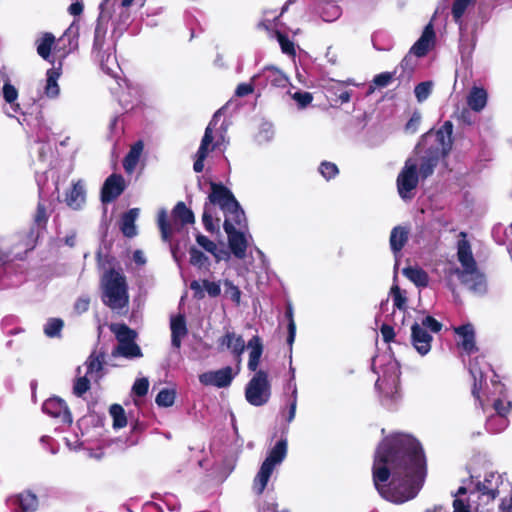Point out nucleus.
<instances>
[{
    "label": "nucleus",
    "mask_w": 512,
    "mask_h": 512,
    "mask_svg": "<svg viewBox=\"0 0 512 512\" xmlns=\"http://www.w3.org/2000/svg\"><path fill=\"white\" fill-rule=\"evenodd\" d=\"M102 302L113 311L121 313L128 307L129 295L125 276L114 269L107 270L101 277Z\"/></svg>",
    "instance_id": "4"
},
{
    "label": "nucleus",
    "mask_w": 512,
    "mask_h": 512,
    "mask_svg": "<svg viewBox=\"0 0 512 512\" xmlns=\"http://www.w3.org/2000/svg\"><path fill=\"white\" fill-rule=\"evenodd\" d=\"M125 188L124 179L121 175L112 174L104 182L101 191V199L104 203L115 200Z\"/></svg>",
    "instance_id": "19"
},
{
    "label": "nucleus",
    "mask_w": 512,
    "mask_h": 512,
    "mask_svg": "<svg viewBox=\"0 0 512 512\" xmlns=\"http://www.w3.org/2000/svg\"><path fill=\"white\" fill-rule=\"evenodd\" d=\"M63 325L64 323L60 318H51L44 326V333L49 338L59 337Z\"/></svg>",
    "instance_id": "46"
},
{
    "label": "nucleus",
    "mask_w": 512,
    "mask_h": 512,
    "mask_svg": "<svg viewBox=\"0 0 512 512\" xmlns=\"http://www.w3.org/2000/svg\"><path fill=\"white\" fill-rule=\"evenodd\" d=\"M110 415L113 418V427L114 428H123L127 424V419L125 416V411L122 406L118 404H113L110 407Z\"/></svg>",
    "instance_id": "47"
},
{
    "label": "nucleus",
    "mask_w": 512,
    "mask_h": 512,
    "mask_svg": "<svg viewBox=\"0 0 512 512\" xmlns=\"http://www.w3.org/2000/svg\"><path fill=\"white\" fill-rule=\"evenodd\" d=\"M114 6L115 0H103L99 6L100 13L97 19L93 41V52L97 54L103 52L108 23L112 18Z\"/></svg>",
    "instance_id": "10"
},
{
    "label": "nucleus",
    "mask_w": 512,
    "mask_h": 512,
    "mask_svg": "<svg viewBox=\"0 0 512 512\" xmlns=\"http://www.w3.org/2000/svg\"><path fill=\"white\" fill-rule=\"evenodd\" d=\"M111 332L115 335L117 346L112 350L113 357H123L129 360L143 356L140 346L136 343L137 333L126 324H111Z\"/></svg>",
    "instance_id": "8"
},
{
    "label": "nucleus",
    "mask_w": 512,
    "mask_h": 512,
    "mask_svg": "<svg viewBox=\"0 0 512 512\" xmlns=\"http://www.w3.org/2000/svg\"><path fill=\"white\" fill-rule=\"evenodd\" d=\"M42 410L51 417L60 419L62 423H72L71 413L61 398L52 397L47 399L42 405Z\"/></svg>",
    "instance_id": "18"
},
{
    "label": "nucleus",
    "mask_w": 512,
    "mask_h": 512,
    "mask_svg": "<svg viewBox=\"0 0 512 512\" xmlns=\"http://www.w3.org/2000/svg\"><path fill=\"white\" fill-rule=\"evenodd\" d=\"M373 483L382 498L402 504L416 497L426 477V459L420 443L410 435L394 434L377 447Z\"/></svg>",
    "instance_id": "1"
},
{
    "label": "nucleus",
    "mask_w": 512,
    "mask_h": 512,
    "mask_svg": "<svg viewBox=\"0 0 512 512\" xmlns=\"http://www.w3.org/2000/svg\"><path fill=\"white\" fill-rule=\"evenodd\" d=\"M144 145L142 141L134 143L123 161V167L127 173H132L140 159Z\"/></svg>",
    "instance_id": "31"
},
{
    "label": "nucleus",
    "mask_w": 512,
    "mask_h": 512,
    "mask_svg": "<svg viewBox=\"0 0 512 512\" xmlns=\"http://www.w3.org/2000/svg\"><path fill=\"white\" fill-rule=\"evenodd\" d=\"M500 477L494 473L488 474L483 482H478L474 490L470 491L469 500L477 495L478 498H486L487 501L494 500L498 495V482Z\"/></svg>",
    "instance_id": "17"
},
{
    "label": "nucleus",
    "mask_w": 512,
    "mask_h": 512,
    "mask_svg": "<svg viewBox=\"0 0 512 512\" xmlns=\"http://www.w3.org/2000/svg\"><path fill=\"white\" fill-rule=\"evenodd\" d=\"M466 493H467V488L461 486V487H459V489L456 493V497L464 495ZM453 508H454L453 512H471L470 504L466 503L464 500H462L460 498H456L453 501Z\"/></svg>",
    "instance_id": "52"
},
{
    "label": "nucleus",
    "mask_w": 512,
    "mask_h": 512,
    "mask_svg": "<svg viewBox=\"0 0 512 512\" xmlns=\"http://www.w3.org/2000/svg\"><path fill=\"white\" fill-rule=\"evenodd\" d=\"M224 213V230L236 229V226H246V217L238 201H235Z\"/></svg>",
    "instance_id": "22"
},
{
    "label": "nucleus",
    "mask_w": 512,
    "mask_h": 512,
    "mask_svg": "<svg viewBox=\"0 0 512 512\" xmlns=\"http://www.w3.org/2000/svg\"><path fill=\"white\" fill-rule=\"evenodd\" d=\"M402 273L418 287H426L428 285V274L419 267H406L402 270Z\"/></svg>",
    "instance_id": "37"
},
{
    "label": "nucleus",
    "mask_w": 512,
    "mask_h": 512,
    "mask_svg": "<svg viewBox=\"0 0 512 512\" xmlns=\"http://www.w3.org/2000/svg\"><path fill=\"white\" fill-rule=\"evenodd\" d=\"M481 363H484L483 359H479L477 357L469 364V371L474 380L472 393L476 398H479V389H481L482 384L485 381V369H490L489 365L485 364V367H482Z\"/></svg>",
    "instance_id": "25"
},
{
    "label": "nucleus",
    "mask_w": 512,
    "mask_h": 512,
    "mask_svg": "<svg viewBox=\"0 0 512 512\" xmlns=\"http://www.w3.org/2000/svg\"><path fill=\"white\" fill-rule=\"evenodd\" d=\"M456 334L462 338L461 346L468 354L476 351L474 328L471 324L459 326L455 329Z\"/></svg>",
    "instance_id": "27"
},
{
    "label": "nucleus",
    "mask_w": 512,
    "mask_h": 512,
    "mask_svg": "<svg viewBox=\"0 0 512 512\" xmlns=\"http://www.w3.org/2000/svg\"><path fill=\"white\" fill-rule=\"evenodd\" d=\"M400 374L399 363L389 356L382 369V375L379 376L375 384L382 393L383 404L389 408L400 398Z\"/></svg>",
    "instance_id": "7"
},
{
    "label": "nucleus",
    "mask_w": 512,
    "mask_h": 512,
    "mask_svg": "<svg viewBox=\"0 0 512 512\" xmlns=\"http://www.w3.org/2000/svg\"><path fill=\"white\" fill-rule=\"evenodd\" d=\"M3 97L13 112H18L19 104L15 103L18 97L17 89L10 83H5L3 86Z\"/></svg>",
    "instance_id": "45"
},
{
    "label": "nucleus",
    "mask_w": 512,
    "mask_h": 512,
    "mask_svg": "<svg viewBox=\"0 0 512 512\" xmlns=\"http://www.w3.org/2000/svg\"><path fill=\"white\" fill-rule=\"evenodd\" d=\"M187 334L186 321L184 316L179 315L171 319V344L174 348L181 347V341Z\"/></svg>",
    "instance_id": "26"
},
{
    "label": "nucleus",
    "mask_w": 512,
    "mask_h": 512,
    "mask_svg": "<svg viewBox=\"0 0 512 512\" xmlns=\"http://www.w3.org/2000/svg\"><path fill=\"white\" fill-rule=\"evenodd\" d=\"M149 388V381L147 378H140L135 381L132 391L135 395L143 397L147 394Z\"/></svg>",
    "instance_id": "59"
},
{
    "label": "nucleus",
    "mask_w": 512,
    "mask_h": 512,
    "mask_svg": "<svg viewBox=\"0 0 512 512\" xmlns=\"http://www.w3.org/2000/svg\"><path fill=\"white\" fill-rule=\"evenodd\" d=\"M7 505L14 512H35L39 506V500L36 494L25 490L10 496L7 499Z\"/></svg>",
    "instance_id": "14"
},
{
    "label": "nucleus",
    "mask_w": 512,
    "mask_h": 512,
    "mask_svg": "<svg viewBox=\"0 0 512 512\" xmlns=\"http://www.w3.org/2000/svg\"><path fill=\"white\" fill-rule=\"evenodd\" d=\"M271 396V385L268 373L258 370L249 380L245 388V398L253 406L259 407L266 404Z\"/></svg>",
    "instance_id": "9"
},
{
    "label": "nucleus",
    "mask_w": 512,
    "mask_h": 512,
    "mask_svg": "<svg viewBox=\"0 0 512 512\" xmlns=\"http://www.w3.org/2000/svg\"><path fill=\"white\" fill-rule=\"evenodd\" d=\"M175 220H179L183 225L193 224L195 221L192 210L186 207L184 202H178L172 210Z\"/></svg>",
    "instance_id": "38"
},
{
    "label": "nucleus",
    "mask_w": 512,
    "mask_h": 512,
    "mask_svg": "<svg viewBox=\"0 0 512 512\" xmlns=\"http://www.w3.org/2000/svg\"><path fill=\"white\" fill-rule=\"evenodd\" d=\"M432 336L419 323L411 326V341L416 351L424 356L431 350Z\"/></svg>",
    "instance_id": "20"
},
{
    "label": "nucleus",
    "mask_w": 512,
    "mask_h": 512,
    "mask_svg": "<svg viewBox=\"0 0 512 512\" xmlns=\"http://www.w3.org/2000/svg\"><path fill=\"white\" fill-rule=\"evenodd\" d=\"M432 87H433V83L431 81H425V82L419 83L414 89V93H415V97H416L417 101L418 102L425 101L431 94Z\"/></svg>",
    "instance_id": "51"
},
{
    "label": "nucleus",
    "mask_w": 512,
    "mask_h": 512,
    "mask_svg": "<svg viewBox=\"0 0 512 512\" xmlns=\"http://www.w3.org/2000/svg\"><path fill=\"white\" fill-rule=\"evenodd\" d=\"M420 326H422L426 331L429 329L434 333H438L442 329V324L432 316H426L422 320Z\"/></svg>",
    "instance_id": "60"
},
{
    "label": "nucleus",
    "mask_w": 512,
    "mask_h": 512,
    "mask_svg": "<svg viewBox=\"0 0 512 512\" xmlns=\"http://www.w3.org/2000/svg\"><path fill=\"white\" fill-rule=\"evenodd\" d=\"M85 201L84 187L80 182L73 185L72 189L66 195V203L73 209H78Z\"/></svg>",
    "instance_id": "36"
},
{
    "label": "nucleus",
    "mask_w": 512,
    "mask_h": 512,
    "mask_svg": "<svg viewBox=\"0 0 512 512\" xmlns=\"http://www.w3.org/2000/svg\"><path fill=\"white\" fill-rule=\"evenodd\" d=\"M211 192L208 195V201L205 204H210L211 207L219 206L224 211L237 201L232 192L224 185L211 182Z\"/></svg>",
    "instance_id": "15"
},
{
    "label": "nucleus",
    "mask_w": 512,
    "mask_h": 512,
    "mask_svg": "<svg viewBox=\"0 0 512 512\" xmlns=\"http://www.w3.org/2000/svg\"><path fill=\"white\" fill-rule=\"evenodd\" d=\"M246 347L249 350L248 369L256 373L264 350L261 338L258 335L253 336Z\"/></svg>",
    "instance_id": "24"
},
{
    "label": "nucleus",
    "mask_w": 512,
    "mask_h": 512,
    "mask_svg": "<svg viewBox=\"0 0 512 512\" xmlns=\"http://www.w3.org/2000/svg\"><path fill=\"white\" fill-rule=\"evenodd\" d=\"M218 345L221 350H228L232 354L238 365L241 364L242 355L247 346L241 335H238L233 331L227 330L225 334L218 339Z\"/></svg>",
    "instance_id": "12"
},
{
    "label": "nucleus",
    "mask_w": 512,
    "mask_h": 512,
    "mask_svg": "<svg viewBox=\"0 0 512 512\" xmlns=\"http://www.w3.org/2000/svg\"><path fill=\"white\" fill-rule=\"evenodd\" d=\"M215 217V208L210 204H204V211L202 215V222L208 232H215L219 229V219Z\"/></svg>",
    "instance_id": "39"
},
{
    "label": "nucleus",
    "mask_w": 512,
    "mask_h": 512,
    "mask_svg": "<svg viewBox=\"0 0 512 512\" xmlns=\"http://www.w3.org/2000/svg\"><path fill=\"white\" fill-rule=\"evenodd\" d=\"M190 288L195 291L196 295L203 297L202 290L208 293L210 297H217L221 293V287L219 282H212L209 280H203L202 284L198 281H192Z\"/></svg>",
    "instance_id": "33"
},
{
    "label": "nucleus",
    "mask_w": 512,
    "mask_h": 512,
    "mask_svg": "<svg viewBox=\"0 0 512 512\" xmlns=\"http://www.w3.org/2000/svg\"><path fill=\"white\" fill-rule=\"evenodd\" d=\"M287 439L282 438L276 442V444L268 451L266 458L262 462L256 476L253 480L252 489L255 494L261 495L269 479L274 472L275 468L285 460L287 456Z\"/></svg>",
    "instance_id": "6"
},
{
    "label": "nucleus",
    "mask_w": 512,
    "mask_h": 512,
    "mask_svg": "<svg viewBox=\"0 0 512 512\" xmlns=\"http://www.w3.org/2000/svg\"><path fill=\"white\" fill-rule=\"evenodd\" d=\"M395 73H396V71L394 73H391V72L380 73L374 77L373 83L378 87H386L392 81Z\"/></svg>",
    "instance_id": "61"
},
{
    "label": "nucleus",
    "mask_w": 512,
    "mask_h": 512,
    "mask_svg": "<svg viewBox=\"0 0 512 512\" xmlns=\"http://www.w3.org/2000/svg\"><path fill=\"white\" fill-rule=\"evenodd\" d=\"M293 99L297 102L299 107L304 108L312 102L313 97L309 92H296L293 94Z\"/></svg>",
    "instance_id": "62"
},
{
    "label": "nucleus",
    "mask_w": 512,
    "mask_h": 512,
    "mask_svg": "<svg viewBox=\"0 0 512 512\" xmlns=\"http://www.w3.org/2000/svg\"><path fill=\"white\" fill-rule=\"evenodd\" d=\"M224 286H225V295H226V297H228L235 304L238 305L240 303V298H241V291L239 290V288L237 286H235L229 280H226L224 282Z\"/></svg>",
    "instance_id": "54"
},
{
    "label": "nucleus",
    "mask_w": 512,
    "mask_h": 512,
    "mask_svg": "<svg viewBox=\"0 0 512 512\" xmlns=\"http://www.w3.org/2000/svg\"><path fill=\"white\" fill-rule=\"evenodd\" d=\"M190 263L194 266L203 267L208 262V257L195 247L189 251Z\"/></svg>",
    "instance_id": "55"
},
{
    "label": "nucleus",
    "mask_w": 512,
    "mask_h": 512,
    "mask_svg": "<svg viewBox=\"0 0 512 512\" xmlns=\"http://www.w3.org/2000/svg\"><path fill=\"white\" fill-rule=\"evenodd\" d=\"M196 242L204 250H206L207 252H209V253H211V254H213L214 256L217 257V254H216L217 245L212 240H210L208 237H206V236H204L202 234H198L196 236Z\"/></svg>",
    "instance_id": "56"
},
{
    "label": "nucleus",
    "mask_w": 512,
    "mask_h": 512,
    "mask_svg": "<svg viewBox=\"0 0 512 512\" xmlns=\"http://www.w3.org/2000/svg\"><path fill=\"white\" fill-rule=\"evenodd\" d=\"M452 132L453 124L446 121L437 131H429L422 136L417 149L426 148L425 154L408 158L396 179L397 191L402 200L411 201L415 197L419 179L431 176L440 157L451 150Z\"/></svg>",
    "instance_id": "2"
},
{
    "label": "nucleus",
    "mask_w": 512,
    "mask_h": 512,
    "mask_svg": "<svg viewBox=\"0 0 512 512\" xmlns=\"http://www.w3.org/2000/svg\"><path fill=\"white\" fill-rule=\"evenodd\" d=\"M175 401V392L169 389L161 390L155 399V402L158 406L161 407H170L174 404Z\"/></svg>",
    "instance_id": "50"
},
{
    "label": "nucleus",
    "mask_w": 512,
    "mask_h": 512,
    "mask_svg": "<svg viewBox=\"0 0 512 512\" xmlns=\"http://www.w3.org/2000/svg\"><path fill=\"white\" fill-rule=\"evenodd\" d=\"M224 108L216 111L210 120L208 126L205 129L204 136L201 140L199 149L195 155L196 159L193 165L195 172L200 173L204 169V161L210 150L219 148L225 141V134L227 132L228 125L223 121L219 128L217 124L220 120L222 111Z\"/></svg>",
    "instance_id": "5"
},
{
    "label": "nucleus",
    "mask_w": 512,
    "mask_h": 512,
    "mask_svg": "<svg viewBox=\"0 0 512 512\" xmlns=\"http://www.w3.org/2000/svg\"><path fill=\"white\" fill-rule=\"evenodd\" d=\"M328 91L333 94L341 104L348 103L351 99V92L344 87V82L332 81Z\"/></svg>",
    "instance_id": "41"
},
{
    "label": "nucleus",
    "mask_w": 512,
    "mask_h": 512,
    "mask_svg": "<svg viewBox=\"0 0 512 512\" xmlns=\"http://www.w3.org/2000/svg\"><path fill=\"white\" fill-rule=\"evenodd\" d=\"M319 172L325 179L329 180L334 178L339 173V170L336 164L324 161L319 166Z\"/></svg>",
    "instance_id": "53"
},
{
    "label": "nucleus",
    "mask_w": 512,
    "mask_h": 512,
    "mask_svg": "<svg viewBox=\"0 0 512 512\" xmlns=\"http://www.w3.org/2000/svg\"><path fill=\"white\" fill-rule=\"evenodd\" d=\"M44 189L43 187H41L39 185V197H40V201L38 203V206H37V211H36V214H35V222L38 226H43L46 224L47 222V219H48V208L47 206L45 205V202L43 200L44 198Z\"/></svg>",
    "instance_id": "44"
},
{
    "label": "nucleus",
    "mask_w": 512,
    "mask_h": 512,
    "mask_svg": "<svg viewBox=\"0 0 512 512\" xmlns=\"http://www.w3.org/2000/svg\"><path fill=\"white\" fill-rule=\"evenodd\" d=\"M421 115L419 112H414L405 126V130L410 133H415L420 125Z\"/></svg>",
    "instance_id": "63"
},
{
    "label": "nucleus",
    "mask_w": 512,
    "mask_h": 512,
    "mask_svg": "<svg viewBox=\"0 0 512 512\" xmlns=\"http://www.w3.org/2000/svg\"><path fill=\"white\" fill-rule=\"evenodd\" d=\"M390 294L393 298V305L400 311H405L407 308V298L404 293L400 290L398 285H393L390 290Z\"/></svg>",
    "instance_id": "49"
},
{
    "label": "nucleus",
    "mask_w": 512,
    "mask_h": 512,
    "mask_svg": "<svg viewBox=\"0 0 512 512\" xmlns=\"http://www.w3.org/2000/svg\"><path fill=\"white\" fill-rule=\"evenodd\" d=\"M60 72L56 69H49L46 73V85L44 87V93L48 98L54 99L59 96L60 88L58 85V79Z\"/></svg>",
    "instance_id": "34"
},
{
    "label": "nucleus",
    "mask_w": 512,
    "mask_h": 512,
    "mask_svg": "<svg viewBox=\"0 0 512 512\" xmlns=\"http://www.w3.org/2000/svg\"><path fill=\"white\" fill-rule=\"evenodd\" d=\"M509 424L507 417L503 415H492L486 421V430L490 433H500L504 431Z\"/></svg>",
    "instance_id": "40"
},
{
    "label": "nucleus",
    "mask_w": 512,
    "mask_h": 512,
    "mask_svg": "<svg viewBox=\"0 0 512 512\" xmlns=\"http://www.w3.org/2000/svg\"><path fill=\"white\" fill-rule=\"evenodd\" d=\"M487 97L486 90L473 87L467 97V104L473 111L480 112L487 104Z\"/></svg>",
    "instance_id": "30"
},
{
    "label": "nucleus",
    "mask_w": 512,
    "mask_h": 512,
    "mask_svg": "<svg viewBox=\"0 0 512 512\" xmlns=\"http://www.w3.org/2000/svg\"><path fill=\"white\" fill-rule=\"evenodd\" d=\"M494 409L496 411L495 415H503L506 417V415L509 413L511 409V403L510 402H504L501 399H498L494 402Z\"/></svg>",
    "instance_id": "64"
},
{
    "label": "nucleus",
    "mask_w": 512,
    "mask_h": 512,
    "mask_svg": "<svg viewBox=\"0 0 512 512\" xmlns=\"http://www.w3.org/2000/svg\"><path fill=\"white\" fill-rule=\"evenodd\" d=\"M97 57L100 61L102 70L108 75L116 78L118 70H120V67L117 63L115 55L103 51L101 53H98Z\"/></svg>",
    "instance_id": "35"
},
{
    "label": "nucleus",
    "mask_w": 512,
    "mask_h": 512,
    "mask_svg": "<svg viewBox=\"0 0 512 512\" xmlns=\"http://www.w3.org/2000/svg\"><path fill=\"white\" fill-rule=\"evenodd\" d=\"M255 87L266 89L270 88H286L289 84L288 77L278 68L268 66L263 68L258 74L252 77Z\"/></svg>",
    "instance_id": "11"
},
{
    "label": "nucleus",
    "mask_w": 512,
    "mask_h": 512,
    "mask_svg": "<svg viewBox=\"0 0 512 512\" xmlns=\"http://www.w3.org/2000/svg\"><path fill=\"white\" fill-rule=\"evenodd\" d=\"M235 374L230 366L219 370L204 372L199 375V382L205 386L217 388L228 387L234 379Z\"/></svg>",
    "instance_id": "13"
},
{
    "label": "nucleus",
    "mask_w": 512,
    "mask_h": 512,
    "mask_svg": "<svg viewBox=\"0 0 512 512\" xmlns=\"http://www.w3.org/2000/svg\"><path fill=\"white\" fill-rule=\"evenodd\" d=\"M225 232L232 254L238 259H244L249 246L245 233L237 229L225 230Z\"/></svg>",
    "instance_id": "21"
},
{
    "label": "nucleus",
    "mask_w": 512,
    "mask_h": 512,
    "mask_svg": "<svg viewBox=\"0 0 512 512\" xmlns=\"http://www.w3.org/2000/svg\"><path fill=\"white\" fill-rule=\"evenodd\" d=\"M55 37L51 33H45L41 39L37 41V53L43 58L48 59L50 56L52 45Z\"/></svg>",
    "instance_id": "42"
},
{
    "label": "nucleus",
    "mask_w": 512,
    "mask_h": 512,
    "mask_svg": "<svg viewBox=\"0 0 512 512\" xmlns=\"http://www.w3.org/2000/svg\"><path fill=\"white\" fill-rule=\"evenodd\" d=\"M139 212L140 210L138 208H132L121 217L120 229L126 237L132 238L136 236L137 230L135 221L139 216Z\"/></svg>",
    "instance_id": "28"
},
{
    "label": "nucleus",
    "mask_w": 512,
    "mask_h": 512,
    "mask_svg": "<svg viewBox=\"0 0 512 512\" xmlns=\"http://www.w3.org/2000/svg\"><path fill=\"white\" fill-rule=\"evenodd\" d=\"M81 368H77V373L80 375ZM90 389V380L87 378V375L78 376L73 385V393L81 397Z\"/></svg>",
    "instance_id": "48"
},
{
    "label": "nucleus",
    "mask_w": 512,
    "mask_h": 512,
    "mask_svg": "<svg viewBox=\"0 0 512 512\" xmlns=\"http://www.w3.org/2000/svg\"><path fill=\"white\" fill-rule=\"evenodd\" d=\"M460 235L463 239L459 240L457 244V259L461 268L451 267L447 271V275L449 277L456 275L461 284L466 286L469 291L476 295H483L487 291L485 275L478 268L471 245L469 241L465 239L466 234L461 232Z\"/></svg>",
    "instance_id": "3"
},
{
    "label": "nucleus",
    "mask_w": 512,
    "mask_h": 512,
    "mask_svg": "<svg viewBox=\"0 0 512 512\" xmlns=\"http://www.w3.org/2000/svg\"><path fill=\"white\" fill-rule=\"evenodd\" d=\"M104 363L105 356L103 353H92L85 362L87 368L86 375H89L93 379L102 377Z\"/></svg>",
    "instance_id": "29"
},
{
    "label": "nucleus",
    "mask_w": 512,
    "mask_h": 512,
    "mask_svg": "<svg viewBox=\"0 0 512 512\" xmlns=\"http://www.w3.org/2000/svg\"><path fill=\"white\" fill-rule=\"evenodd\" d=\"M158 226L161 231V237L165 242L170 241L173 234V226L167 221V212L161 209L158 213Z\"/></svg>",
    "instance_id": "43"
},
{
    "label": "nucleus",
    "mask_w": 512,
    "mask_h": 512,
    "mask_svg": "<svg viewBox=\"0 0 512 512\" xmlns=\"http://www.w3.org/2000/svg\"><path fill=\"white\" fill-rule=\"evenodd\" d=\"M286 317L288 318V337H287V343L291 346L295 339L296 334V325L293 319V312L292 308L288 307L286 311Z\"/></svg>",
    "instance_id": "58"
},
{
    "label": "nucleus",
    "mask_w": 512,
    "mask_h": 512,
    "mask_svg": "<svg viewBox=\"0 0 512 512\" xmlns=\"http://www.w3.org/2000/svg\"><path fill=\"white\" fill-rule=\"evenodd\" d=\"M277 39L280 44L281 50L283 53L287 55H294L295 54V48L292 41L289 40L288 37L281 34L280 32H277Z\"/></svg>",
    "instance_id": "57"
},
{
    "label": "nucleus",
    "mask_w": 512,
    "mask_h": 512,
    "mask_svg": "<svg viewBox=\"0 0 512 512\" xmlns=\"http://www.w3.org/2000/svg\"><path fill=\"white\" fill-rule=\"evenodd\" d=\"M476 3V0H454L451 8V13L454 21L459 25V29H463V16L472 8Z\"/></svg>",
    "instance_id": "32"
},
{
    "label": "nucleus",
    "mask_w": 512,
    "mask_h": 512,
    "mask_svg": "<svg viewBox=\"0 0 512 512\" xmlns=\"http://www.w3.org/2000/svg\"><path fill=\"white\" fill-rule=\"evenodd\" d=\"M409 238V229L406 226H395L390 233L389 245L395 258L394 278H396L397 269L399 267V259L401 251L406 245Z\"/></svg>",
    "instance_id": "16"
},
{
    "label": "nucleus",
    "mask_w": 512,
    "mask_h": 512,
    "mask_svg": "<svg viewBox=\"0 0 512 512\" xmlns=\"http://www.w3.org/2000/svg\"><path fill=\"white\" fill-rule=\"evenodd\" d=\"M435 38L434 29L431 23H429L421 37L414 43V45L410 49V54H413L416 57H423L429 51L431 45L433 44Z\"/></svg>",
    "instance_id": "23"
}]
</instances>
